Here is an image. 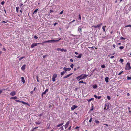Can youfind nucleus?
<instances>
[{
	"mask_svg": "<svg viewBox=\"0 0 131 131\" xmlns=\"http://www.w3.org/2000/svg\"><path fill=\"white\" fill-rule=\"evenodd\" d=\"M79 78H80V77L79 76H78V77H77V79H79Z\"/></svg>",
	"mask_w": 131,
	"mask_h": 131,
	"instance_id": "nucleus-55",
	"label": "nucleus"
},
{
	"mask_svg": "<svg viewBox=\"0 0 131 131\" xmlns=\"http://www.w3.org/2000/svg\"><path fill=\"white\" fill-rule=\"evenodd\" d=\"M127 79L128 80H131V75H130V77H127Z\"/></svg>",
	"mask_w": 131,
	"mask_h": 131,
	"instance_id": "nucleus-28",
	"label": "nucleus"
},
{
	"mask_svg": "<svg viewBox=\"0 0 131 131\" xmlns=\"http://www.w3.org/2000/svg\"><path fill=\"white\" fill-rule=\"evenodd\" d=\"M63 13V10L62 11H61L60 13V14H62Z\"/></svg>",
	"mask_w": 131,
	"mask_h": 131,
	"instance_id": "nucleus-50",
	"label": "nucleus"
},
{
	"mask_svg": "<svg viewBox=\"0 0 131 131\" xmlns=\"http://www.w3.org/2000/svg\"><path fill=\"white\" fill-rule=\"evenodd\" d=\"M123 72V71H122V72L119 73L118 75H121V74Z\"/></svg>",
	"mask_w": 131,
	"mask_h": 131,
	"instance_id": "nucleus-35",
	"label": "nucleus"
},
{
	"mask_svg": "<svg viewBox=\"0 0 131 131\" xmlns=\"http://www.w3.org/2000/svg\"><path fill=\"white\" fill-rule=\"evenodd\" d=\"M2 23H7V22L4 21H3L2 22Z\"/></svg>",
	"mask_w": 131,
	"mask_h": 131,
	"instance_id": "nucleus-63",
	"label": "nucleus"
},
{
	"mask_svg": "<svg viewBox=\"0 0 131 131\" xmlns=\"http://www.w3.org/2000/svg\"><path fill=\"white\" fill-rule=\"evenodd\" d=\"M79 19L80 20H81V15L80 14H79Z\"/></svg>",
	"mask_w": 131,
	"mask_h": 131,
	"instance_id": "nucleus-30",
	"label": "nucleus"
},
{
	"mask_svg": "<svg viewBox=\"0 0 131 131\" xmlns=\"http://www.w3.org/2000/svg\"><path fill=\"white\" fill-rule=\"evenodd\" d=\"M94 96L95 98L97 99V96L95 94L94 95Z\"/></svg>",
	"mask_w": 131,
	"mask_h": 131,
	"instance_id": "nucleus-45",
	"label": "nucleus"
},
{
	"mask_svg": "<svg viewBox=\"0 0 131 131\" xmlns=\"http://www.w3.org/2000/svg\"><path fill=\"white\" fill-rule=\"evenodd\" d=\"M38 9H37L35 10L33 14H36V13L37 12V11H38Z\"/></svg>",
	"mask_w": 131,
	"mask_h": 131,
	"instance_id": "nucleus-25",
	"label": "nucleus"
},
{
	"mask_svg": "<svg viewBox=\"0 0 131 131\" xmlns=\"http://www.w3.org/2000/svg\"><path fill=\"white\" fill-rule=\"evenodd\" d=\"M34 38L36 39H37L38 38V37L36 36H34Z\"/></svg>",
	"mask_w": 131,
	"mask_h": 131,
	"instance_id": "nucleus-41",
	"label": "nucleus"
},
{
	"mask_svg": "<svg viewBox=\"0 0 131 131\" xmlns=\"http://www.w3.org/2000/svg\"><path fill=\"white\" fill-rule=\"evenodd\" d=\"M63 69L65 71H70L71 70V69L70 68H66V67H64L63 68Z\"/></svg>",
	"mask_w": 131,
	"mask_h": 131,
	"instance_id": "nucleus-8",
	"label": "nucleus"
},
{
	"mask_svg": "<svg viewBox=\"0 0 131 131\" xmlns=\"http://www.w3.org/2000/svg\"><path fill=\"white\" fill-rule=\"evenodd\" d=\"M83 83V81H80L79 82V83Z\"/></svg>",
	"mask_w": 131,
	"mask_h": 131,
	"instance_id": "nucleus-44",
	"label": "nucleus"
},
{
	"mask_svg": "<svg viewBox=\"0 0 131 131\" xmlns=\"http://www.w3.org/2000/svg\"><path fill=\"white\" fill-rule=\"evenodd\" d=\"M53 12V10H51V9L50 10L49 12L50 13L52 12Z\"/></svg>",
	"mask_w": 131,
	"mask_h": 131,
	"instance_id": "nucleus-48",
	"label": "nucleus"
},
{
	"mask_svg": "<svg viewBox=\"0 0 131 131\" xmlns=\"http://www.w3.org/2000/svg\"><path fill=\"white\" fill-rule=\"evenodd\" d=\"M74 53H75V54H78V53L77 52H74Z\"/></svg>",
	"mask_w": 131,
	"mask_h": 131,
	"instance_id": "nucleus-57",
	"label": "nucleus"
},
{
	"mask_svg": "<svg viewBox=\"0 0 131 131\" xmlns=\"http://www.w3.org/2000/svg\"><path fill=\"white\" fill-rule=\"evenodd\" d=\"M92 117H91L90 119L89 120V122L90 123L91 122H92Z\"/></svg>",
	"mask_w": 131,
	"mask_h": 131,
	"instance_id": "nucleus-36",
	"label": "nucleus"
},
{
	"mask_svg": "<svg viewBox=\"0 0 131 131\" xmlns=\"http://www.w3.org/2000/svg\"><path fill=\"white\" fill-rule=\"evenodd\" d=\"M117 44L118 45H120L121 44V43H117Z\"/></svg>",
	"mask_w": 131,
	"mask_h": 131,
	"instance_id": "nucleus-62",
	"label": "nucleus"
},
{
	"mask_svg": "<svg viewBox=\"0 0 131 131\" xmlns=\"http://www.w3.org/2000/svg\"><path fill=\"white\" fill-rule=\"evenodd\" d=\"M21 102L22 103L24 104H27L28 106H29V104L28 103H26V102H25L24 101H22Z\"/></svg>",
	"mask_w": 131,
	"mask_h": 131,
	"instance_id": "nucleus-20",
	"label": "nucleus"
},
{
	"mask_svg": "<svg viewBox=\"0 0 131 131\" xmlns=\"http://www.w3.org/2000/svg\"><path fill=\"white\" fill-rule=\"evenodd\" d=\"M61 51L62 52H63V51L64 52H66L67 51V50H65L64 49L62 48V49H61L60 48H58V51Z\"/></svg>",
	"mask_w": 131,
	"mask_h": 131,
	"instance_id": "nucleus-12",
	"label": "nucleus"
},
{
	"mask_svg": "<svg viewBox=\"0 0 131 131\" xmlns=\"http://www.w3.org/2000/svg\"><path fill=\"white\" fill-rule=\"evenodd\" d=\"M107 98L109 100L111 99L110 97L109 96H107Z\"/></svg>",
	"mask_w": 131,
	"mask_h": 131,
	"instance_id": "nucleus-32",
	"label": "nucleus"
},
{
	"mask_svg": "<svg viewBox=\"0 0 131 131\" xmlns=\"http://www.w3.org/2000/svg\"><path fill=\"white\" fill-rule=\"evenodd\" d=\"M82 28L81 26H80L79 27L78 29V31L80 33L82 32Z\"/></svg>",
	"mask_w": 131,
	"mask_h": 131,
	"instance_id": "nucleus-9",
	"label": "nucleus"
},
{
	"mask_svg": "<svg viewBox=\"0 0 131 131\" xmlns=\"http://www.w3.org/2000/svg\"><path fill=\"white\" fill-rule=\"evenodd\" d=\"M64 71H63L62 72H61V75H63L64 74Z\"/></svg>",
	"mask_w": 131,
	"mask_h": 131,
	"instance_id": "nucleus-34",
	"label": "nucleus"
},
{
	"mask_svg": "<svg viewBox=\"0 0 131 131\" xmlns=\"http://www.w3.org/2000/svg\"><path fill=\"white\" fill-rule=\"evenodd\" d=\"M97 87V86L96 85H94L93 86V88L94 89L96 88Z\"/></svg>",
	"mask_w": 131,
	"mask_h": 131,
	"instance_id": "nucleus-33",
	"label": "nucleus"
},
{
	"mask_svg": "<svg viewBox=\"0 0 131 131\" xmlns=\"http://www.w3.org/2000/svg\"><path fill=\"white\" fill-rule=\"evenodd\" d=\"M108 77H106L105 78V80L106 82L107 83L108 82Z\"/></svg>",
	"mask_w": 131,
	"mask_h": 131,
	"instance_id": "nucleus-15",
	"label": "nucleus"
},
{
	"mask_svg": "<svg viewBox=\"0 0 131 131\" xmlns=\"http://www.w3.org/2000/svg\"><path fill=\"white\" fill-rule=\"evenodd\" d=\"M26 66V64H24V65H23L21 67V69L22 70L24 71L25 69Z\"/></svg>",
	"mask_w": 131,
	"mask_h": 131,
	"instance_id": "nucleus-11",
	"label": "nucleus"
},
{
	"mask_svg": "<svg viewBox=\"0 0 131 131\" xmlns=\"http://www.w3.org/2000/svg\"><path fill=\"white\" fill-rule=\"evenodd\" d=\"M3 50L5 51L6 50L5 48H3Z\"/></svg>",
	"mask_w": 131,
	"mask_h": 131,
	"instance_id": "nucleus-53",
	"label": "nucleus"
},
{
	"mask_svg": "<svg viewBox=\"0 0 131 131\" xmlns=\"http://www.w3.org/2000/svg\"><path fill=\"white\" fill-rule=\"evenodd\" d=\"M60 129H61V130H63V127L62 126V127H61L60 128Z\"/></svg>",
	"mask_w": 131,
	"mask_h": 131,
	"instance_id": "nucleus-47",
	"label": "nucleus"
},
{
	"mask_svg": "<svg viewBox=\"0 0 131 131\" xmlns=\"http://www.w3.org/2000/svg\"><path fill=\"white\" fill-rule=\"evenodd\" d=\"M57 40H47V41H45L43 42V43H48V42H50V43H54L57 42Z\"/></svg>",
	"mask_w": 131,
	"mask_h": 131,
	"instance_id": "nucleus-2",
	"label": "nucleus"
},
{
	"mask_svg": "<svg viewBox=\"0 0 131 131\" xmlns=\"http://www.w3.org/2000/svg\"><path fill=\"white\" fill-rule=\"evenodd\" d=\"M64 122H63L62 123L58 125V127L62 126Z\"/></svg>",
	"mask_w": 131,
	"mask_h": 131,
	"instance_id": "nucleus-22",
	"label": "nucleus"
},
{
	"mask_svg": "<svg viewBox=\"0 0 131 131\" xmlns=\"http://www.w3.org/2000/svg\"><path fill=\"white\" fill-rule=\"evenodd\" d=\"M125 38H123L122 37H121V39H122V40H125Z\"/></svg>",
	"mask_w": 131,
	"mask_h": 131,
	"instance_id": "nucleus-39",
	"label": "nucleus"
},
{
	"mask_svg": "<svg viewBox=\"0 0 131 131\" xmlns=\"http://www.w3.org/2000/svg\"><path fill=\"white\" fill-rule=\"evenodd\" d=\"M21 79L22 82L23 83H24L25 82V80L24 78L23 77H22Z\"/></svg>",
	"mask_w": 131,
	"mask_h": 131,
	"instance_id": "nucleus-16",
	"label": "nucleus"
},
{
	"mask_svg": "<svg viewBox=\"0 0 131 131\" xmlns=\"http://www.w3.org/2000/svg\"><path fill=\"white\" fill-rule=\"evenodd\" d=\"M43 115V114L41 113V114H39L38 115L39 116H41Z\"/></svg>",
	"mask_w": 131,
	"mask_h": 131,
	"instance_id": "nucleus-42",
	"label": "nucleus"
},
{
	"mask_svg": "<svg viewBox=\"0 0 131 131\" xmlns=\"http://www.w3.org/2000/svg\"><path fill=\"white\" fill-rule=\"evenodd\" d=\"M57 76V75L56 74H54L52 77V80L54 82L55 80V78Z\"/></svg>",
	"mask_w": 131,
	"mask_h": 131,
	"instance_id": "nucleus-4",
	"label": "nucleus"
},
{
	"mask_svg": "<svg viewBox=\"0 0 131 131\" xmlns=\"http://www.w3.org/2000/svg\"><path fill=\"white\" fill-rule=\"evenodd\" d=\"M102 24V23L99 24H98L97 26H93V27H94L95 28H96L97 27H99Z\"/></svg>",
	"mask_w": 131,
	"mask_h": 131,
	"instance_id": "nucleus-6",
	"label": "nucleus"
},
{
	"mask_svg": "<svg viewBox=\"0 0 131 131\" xmlns=\"http://www.w3.org/2000/svg\"><path fill=\"white\" fill-rule=\"evenodd\" d=\"M74 65L73 64H71L70 65V67L71 68H73V67Z\"/></svg>",
	"mask_w": 131,
	"mask_h": 131,
	"instance_id": "nucleus-37",
	"label": "nucleus"
},
{
	"mask_svg": "<svg viewBox=\"0 0 131 131\" xmlns=\"http://www.w3.org/2000/svg\"><path fill=\"white\" fill-rule=\"evenodd\" d=\"M45 91L46 92H48V89H46Z\"/></svg>",
	"mask_w": 131,
	"mask_h": 131,
	"instance_id": "nucleus-54",
	"label": "nucleus"
},
{
	"mask_svg": "<svg viewBox=\"0 0 131 131\" xmlns=\"http://www.w3.org/2000/svg\"><path fill=\"white\" fill-rule=\"evenodd\" d=\"M16 101L17 102H20L19 100H16Z\"/></svg>",
	"mask_w": 131,
	"mask_h": 131,
	"instance_id": "nucleus-43",
	"label": "nucleus"
},
{
	"mask_svg": "<svg viewBox=\"0 0 131 131\" xmlns=\"http://www.w3.org/2000/svg\"><path fill=\"white\" fill-rule=\"evenodd\" d=\"M131 27V25H128L125 26V27Z\"/></svg>",
	"mask_w": 131,
	"mask_h": 131,
	"instance_id": "nucleus-26",
	"label": "nucleus"
},
{
	"mask_svg": "<svg viewBox=\"0 0 131 131\" xmlns=\"http://www.w3.org/2000/svg\"><path fill=\"white\" fill-rule=\"evenodd\" d=\"M25 58V57H20L19 59V60L20 61V60H22V59H23V58Z\"/></svg>",
	"mask_w": 131,
	"mask_h": 131,
	"instance_id": "nucleus-31",
	"label": "nucleus"
},
{
	"mask_svg": "<svg viewBox=\"0 0 131 131\" xmlns=\"http://www.w3.org/2000/svg\"><path fill=\"white\" fill-rule=\"evenodd\" d=\"M81 56L82 54H79V56H76V57L78 58H80L81 57Z\"/></svg>",
	"mask_w": 131,
	"mask_h": 131,
	"instance_id": "nucleus-21",
	"label": "nucleus"
},
{
	"mask_svg": "<svg viewBox=\"0 0 131 131\" xmlns=\"http://www.w3.org/2000/svg\"><path fill=\"white\" fill-rule=\"evenodd\" d=\"M120 61L121 63H122L124 61V60L122 59H120Z\"/></svg>",
	"mask_w": 131,
	"mask_h": 131,
	"instance_id": "nucleus-29",
	"label": "nucleus"
},
{
	"mask_svg": "<svg viewBox=\"0 0 131 131\" xmlns=\"http://www.w3.org/2000/svg\"><path fill=\"white\" fill-rule=\"evenodd\" d=\"M36 78H37V82H39V80H38V77L37 76H36Z\"/></svg>",
	"mask_w": 131,
	"mask_h": 131,
	"instance_id": "nucleus-49",
	"label": "nucleus"
},
{
	"mask_svg": "<svg viewBox=\"0 0 131 131\" xmlns=\"http://www.w3.org/2000/svg\"><path fill=\"white\" fill-rule=\"evenodd\" d=\"M57 24V23H54V26H55Z\"/></svg>",
	"mask_w": 131,
	"mask_h": 131,
	"instance_id": "nucleus-58",
	"label": "nucleus"
},
{
	"mask_svg": "<svg viewBox=\"0 0 131 131\" xmlns=\"http://www.w3.org/2000/svg\"><path fill=\"white\" fill-rule=\"evenodd\" d=\"M5 3V2L4 1H2L1 3V4L2 5H3Z\"/></svg>",
	"mask_w": 131,
	"mask_h": 131,
	"instance_id": "nucleus-40",
	"label": "nucleus"
},
{
	"mask_svg": "<svg viewBox=\"0 0 131 131\" xmlns=\"http://www.w3.org/2000/svg\"><path fill=\"white\" fill-rule=\"evenodd\" d=\"M114 57V56H111L110 57V58L111 59H113Z\"/></svg>",
	"mask_w": 131,
	"mask_h": 131,
	"instance_id": "nucleus-56",
	"label": "nucleus"
},
{
	"mask_svg": "<svg viewBox=\"0 0 131 131\" xmlns=\"http://www.w3.org/2000/svg\"><path fill=\"white\" fill-rule=\"evenodd\" d=\"M40 43H34L32 44L31 45V46L30 47L31 48H32L34 47L37 46Z\"/></svg>",
	"mask_w": 131,
	"mask_h": 131,
	"instance_id": "nucleus-3",
	"label": "nucleus"
},
{
	"mask_svg": "<svg viewBox=\"0 0 131 131\" xmlns=\"http://www.w3.org/2000/svg\"><path fill=\"white\" fill-rule=\"evenodd\" d=\"M104 125H105L106 126H108V125L107 124H104Z\"/></svg>",
	"mask_w": 131,
	"mask_h": 131,
	"instance_id": "nucleus-61",
	"label": "nucleus"
},
{
	"mask_svg": "<svg viewBox=\"0 0 131 131\" xmlns=\"http://www.w3.org/2000/svg\"><path fill=\"white\" fill-rule=\"evenodd\" d=\"M119 48L120 49L122 50L124 48V47L123 46H120L119 47Z\"/></svg>",
	"mask_w": 131,
	"mask_h": 131,
	"instance_id": "nucleus-27",
	"label": "nucleus"
},
{
	"mask_svg": "<svg viewBox=\"0 0 131 131\" xmlns=\"http://www.w3.org/2000/svg\"><path fill=\"white\" fill-rule=\"evenodd\" d=\"M101 97V96H99L98 97H97V98H98V99H100Z\"/></svg>",
	"mask_w": 131,
	"mask_h": 131,
	"instance_id": "nucleus-51",
	"label": "nucleus"
},
{
	"mask_svg": "<svg viewBox=\"0 0 131 131\" xmlns=\"http://www.w3.org/2000/svg\"><path fill=\"white\" fill-rule=\"evenodd\" d=\"M130 63L128 62L126 64L125 68V70L126 71L130 70L131 69V67L130 66Z\"/></svg>",
	"mask_w": 131,
	"mask_h": 131,
	"instance_id": "nucleus-1",
	"label": "nucleus"
},
{
	"mask_svg": "<svg viewBox=\"0 0 131 131\" xmlns=\"http://www.w3.org/2000/svg\"><path fill=\"white\" fill-rule=\"evenodd\" d=\"M101 68H104L105 67V66L104 65H102L101 66Z\"/></svg>",
	"mask_w": 131,
	"mask_h": 131,
	"instance_id": "nucleus-38",
	"label": "nucleus"
},
{
	"mask_svg": "<svg viewBox=\"0 0 131 131\" xmlns=\"http://www.w3.org/2000/svg\"><path fill=\"white\" fill-rule=\"evenodd\" d=\"M95 122L97 124H99L100 123V122L97 119H95Z\"/></svg>",
	"mask_w": 131,
	"mask_h": 131,
	"instance_id": "nucleus-19",
	"label": "nucleus"
},
{
	"mask_svg": "<svg viewBox=\"0 0 131 131\" xmlns=\"http://www.w3.org/2000/svg\"><path fill=\"white\" fill-rule=\"evenodd\" d=\"M127 95L128 96H129L130 95V94L129 93H128L127 94Z\"/></svg>",
	"mask_w": 131,
	"mask_h": 131,
	"instance_id": "nucleus-59",
	"label": "nucleus"
},
{
	"mask_svg": "<svg viewBox=\"0 0 131 131\" xmlns=\"http://www.w3.org/2000/svg\"><path fill=\"white\" fill-rule=\"evenodd\" d=\"M46 92L45 91L43 92L41 96L42 97L43 96V95L45 94H46Z\"/></svg>",
	"mask_w": 131,
	"mask_h": 131,
	"instance_id": "nucleus-24",
	"label": "nucleus"
},
{
	"mask_svg": "<svg viewBox=\"0 0 131 131\" xmlns=\"http://www.w3.org/2000/svg\"><path fill=\"white\" fill-rule=\"evenodd\" d=\"M17 99V97L16 96H14V97H12L10 98V99H12L14 100H16Z\"/></svg>",
	"mask_w": 131,
	"mask_h": 131,
	"instance_id": "nucleus-17",
	"label": "nucleus"
},
{
	"mask_svg": "<svg viewBox=\"0 0 131 131\" xmlns=\"http://www.w3.org/2000/svg\"><path fill=\"white\" fill-rule=\"evenodd\" d=\"M72 74V73H70V74H69L67 75H66L64 77H63V78L64 79H65V78H67L68 77H69V76H70Z\"/></svg>",
	"mask_w": 131,
	"mask_h": 131,
	"instance_id": "nucleus-14",
	"label": "nucleus"
},
{
	"mask_svg": "<svg viewBox=\"0 0 131 131\" xmlns=\"http://www.w3.org/2000/svg\"><path fill=\"white\" fill-rule=\"evenodd\" d=\"M94 100V99L93 98H92L90 99L91 100Z\"/></svg>",
	"mask_w": 131,
	"mask_h": 131,
	"instance_id": "nucleus-64",
	"label": "nucleus"
},
{
	"mask_svg": "<svg viewBox=\"0 0 131 131\" xmlns=\"http://www.w3.org/2000/svg\"><path fill=\"white\" fill-rule=\"evenodd\" d=\"M69 124V121L67 122L66 124L65 125L64 127L65 129H66L68 127Z\"/></svg>",
	"mask_w": 131,
	"mask_h": 131,
	"instance_id": "nucleus-13",
	"label": "nucleus"
},
{
	"mask_svg": "<svg viewBox=\"0 0 131 131\" xmlns=\"http://www.w3.org/2000/svg\"><path fill=\"white\" fill-rule=\"evenodd\" d=\"M88 75L84 74L83 77L79 79V80L85 78L88 76Z\"/></svg>",
	"mask_w": 131,
	"mask_h": 131,
	"instance_id": "nucleus-5",
	"label": "nucleus"
},
{
	"mask_svg": "<svg viewBox=\"0 0 131 131\" xmlns=\"http://www.w3.org/2000/svg\"><path fill=\"white\" fill-rule=\"evenodd\" d=\"M78 107V106L75 105H73L71 107V110H73L75 108Z\"/></svg>",
	"mask_w": 131,
	"mask_h": 131,
	"instance_id": "nucleus-10",
	"label": "nucleus"
},
{
	"mask_svg": "<svg viewBox=\"0 0 131 131\" xmlns=\"http://www.w3.org/2000/svg\"><path fill=\"white\" fill-rule=\"evenodd\" d=\"M87 100L88 102H90L91 101L90 99H87Z\"/></svg>",
	"mask_w": 131,
	"mask_h": 131,
	"instance_id": "nucleus-46",
	"label": "nucleus"
},
{
	"mask_svg": "<svg viewBox=\"0 0 131 131\" xmlns=\"http://www.w3.org/2000/svg\"><path fill=\"white\" fill-rule=\"evenodd\" d=\"M19 8V7H16V12L17 13L18 12V9Z\"/></svg>",
	"mask_w": 131,
	"mask_h": 131,
	"instance_id": "nucleus-23",
	"label": "nucleus"
},
{
	"mask_svg": "<svg viewBox=\"0 0 131 131\" xmlns=\"http://www.w3.org/2000/svg\"><path fill=\"white\" fill-rule=\"evenodd\" d=\"M70 61L71 62H73V60L72 59H70Z\"/></svg>",
	"mask_w": 131,
	"mask_h": 131,
	"instance_id": "nucleus-52",
	"label": "nucleus"
},
{
	"mask_svg": "<svg viewBox=\"0 0 131 131\" xmlns=\"http://www.w3.org/2000/svg\"><path fill=\"white\" fill-rule=\"evenodd\" d=\"M16 94V92L15 91L12 92L10 93V95L11 96H14Z\"/></svg>",
	"mask_w": 131,
	"mask_h": 131,
	"instance_id": "nucleus-7",
	"label": "nucleus"
},
{
	"mask_svg": "<svg viewBox=\"0 0 131 131\" xmlns=\"http://www.w3.org/2000/svg\"><path fill=\"white\" fill-rule=\"evenodd\" d=\"M113 48H115V45L114 44H113Z\"/></svg>",
	"mask_w": 131,
	"mask_h": 131,
	"instance_id": "nucleus-60",
	"label": "nucleus"
},
{
	"mask_svg": "<svg viewBox=\"0 0 131 131\" xmlns=\"http://www.w3.org/2000/svg\"><path fill=\"white\" fill-rule=\"evenodd\" d=\"M106 27V26H103L102 27V29L104 32H105V28Z\"/></svg>",
	"mask_w": 131,
	"mask_h": 131,
	"instance_id": "nucleus-18",
	"label": "nucleus"
}]
</instances>
